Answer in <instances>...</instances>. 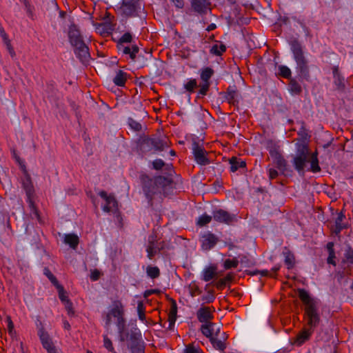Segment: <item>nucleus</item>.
Masks as SVG:
<instances>
[{
    "label": "nucleus",
    "instance_id": "1",
    "mask_svg": "<svg viewBox=\"0 0 353 353\" xmlns=\"http://www.w3.org/2000/svg\"><path fill=\"white\" fill-rule=\"evenodd\" d=\"M141 188L148 205L152 208L155 202L161 203L166 196V190L172 184V180L163 176L151 177L146 174L140 175Z\"/></svg>",
    "mask_w": 353,
    "mask_h": 353
},
{
    "label": "nucleus",
    "instance_id": "2",
    "mask_svg": "<svg viewBox=\"0 0 353 353\" xmlns=\"http://www.w3.org/2000/svg\"><path fill=\"white\" fill-rule=\"evenodd\" d=\"M298 296L304 305V315L307 321V325L315 329L321 322V316L319 312L318 301L310 296L307 290L299 288Z\"/></svg>",
    "mask_w": 353,
    "mask_h": 353
},
{
    "label": "nucleus",
    "instance_id": "3",
    "mask_svg": "<svg viewBox=\"0 0 353 353\" xmlns=\"http://www.w3.org/2000/svg\"><path fill=\"white\" fill-rule=\"evenodd\" d=\"M290 48L296 62V72L301 79L309 81L310 79V66L307 59L304 55L303 47L297 39L291 41Z\"/></svg>",
    "mask_w": 353,
    "mask_h": 353
},
{
    "label": "nucleus",
    "instance_id": "4",
    "mask_svg": "<svg viewBox=\"0 0 353 353\" xmlns=\"http://www.w3.org/2000/svg\"><path fill=\"white\" fill-rule=\"evenodd\" d=\"M310 149L308 143L304 140L296 143V154L293 158V165L298 172L303 171L305 163L309 162Z\"/></svg>",
    "mask_w": 353,
    "mask_h": 353
},
{
    "label": "nucleus",
    "instance_id": "5",
    "mask_svg": "<svg viewBox=\"0 0 353 353\" xmlns=\"http://www.w3.org/2000/svg\"><path fill=\"white\" fill-rule=\"evenodd\" d=\"M169 147L167 138L161 139L158 137H144L139 143L140 150L143 154L163 151L165 148Z\"/></svg>",
    "mask_w": 353,
    "mask_h": 353
},
{
    "label": "nucleus",
    "instance_id": "6",
    "mask_svg": "<svg viewBox=\"0 0 353 353\" xmlns=\"http://www.w3.org/2000/svg\"><path fill=\"white\" fill-rule=\"evenodd\" d=\"M212 326V324L201 325L200 330L204 336L210 339L212 347L215 350H219L221 352H223L227 347L226 341L228 340V336L224 332L221 333V336L213 334L209 330Z\"/></svg>",
    "mask_w": 353,
    "mask_h": 353
},
{
    "label": "nucleus",
    "instance_id": "7",
    "mask_svg": "<svg viewBox=\"0 0 353 353\" xmlns=\"http://www.w3.org/2000/svg\"><path fill=\"white\" fill-rule=\"evenodd\" d=\"M111 316L117 319V325L120 334V341H124V330L125 327V320L123 318L124 309L121 301L117 300L112 302V308L109 312Z\"/></svg>",
    "mask_w": 353,
    "mask_h": 353
},
{
    "label": "nucleus",
    "instance_id": "8",
    "mask_svg": "<svg viewBox=\"0 0 353 353\" xmlns=\"http://www.w3.org/2000/svg\"><path fill=\"white\" fill-rule=\"evenodd\" d=\"M124 339L128 341V347L131 353H145V344L139 330L137 329L130 330Z\"/></svg>",
    "mask_w": 353,
    "mask_h": 353
},
{
    "label": "nucleus",
    "instance_id": "9",
    "mask_svg": "<svg viewBox=\"0 0 353 353\" xmlns=\"http://www.w3.org/2000/svg\"><path fill=\"white\" fill-rule=\"evenodd\" d=\"M37 335L39 337L43 347L46 350L48 353H57L56 347L54 345L51 337L48 332L46 331L41 322H39L37 325Z\"/></svg>",
    "mask_w": 353,
    "mask_h": 353
},
{
    "label": "nucleus",
    "instance_id": "10",
    "mask_svg": "<svg viewBox=\"0 0 353 353\" xmlns=\"http://www.w3.org/2000/svg\"><path fill=\"white\" fill-rule=\"evenodd\" d=\"M72 47L74 48V54L80 62L84 65L88 64L91 59V55L89 48L85 41H83Z\"/></svg>",
    "mask_w": 353,
    "mask_h": 353
},
{
    "label": "nucleus",
    "instance_id": "11",
    "mask_svg": "<svg viewBox=\"0 0 353 353\" xmlns=\"http://www.w3.org/2000/svg\"><path fill=\"white\" fill-rule=\"evenodd\" d=\"M192 149L194 160L199 165H206L210 163V161L207 157L208 152L199 142L194 141Z\"/></svg>",
    "mask_w": 353,
    "mask_h": 353
},
{
    "label": "nucleus",
    "instance_id": "12",
    "mask_svg": "<svg viewBox=\"0 0 353 353\" xmlns=\"http://www.w3.org/2000/svg\"><path fill=\"white\" fill-rule=\"evenodd\" d=\"M164 248V241L158 242L157 240V236L150 235L148 238V245L146 248L148 257L150 259H152L155 254L163 250Z\"/></svg>",
    "mask_w": 353,
    "mask_h": 353
},
{
    "label": "nucleus",
    "instance_id": "13",
    "mask_svg": "<svg viewBox=\"0 0 353 353\" xmlns=\"http://www.w3.org/2000/svg\"><path fill=\"white\" fill-rule=\"evenodd\" d=\"M139 7V0H123L121 9L123 14L129 17L137 15Z\"/></svg>",
    "mask_w": 353,
    "mask_h": 353
},
{
    "label": "nucleus",
    "instance_id": "14",
    "mask_svg": "<svg viewBox=\"0 0 353 353\" xmlns=\"http://www.w3.org/2000/svg\"><path fill=\"white\" fill-rule=\"evenodd\" d=\"M99 195L105 201V204L103 207L104 212H116L118 210V203L114 195H108L105 190L100 191Z\"/></svg>",
    "mask_w": 353,
    "mask_h": 353
},
{
    "label": "nucleus",
    "instance_id": "15",
    "mask_svg": "<svg viewBox=\"0 0 353 353\" xmlns=\"http://www.w3.org/2000/svg\"><path fill=\"white\" fill-rule=\"evenodd\" d=\"M212 217L215 221L227 225L231 224L236 219L234 214H231L223 209H215L213 210Z\"/></svg>",
    "mask_w": 353,
    "mask_h": 353
},
{
    "label": "nucleus",
    "instance_id": "16",
    "mask_svg": "<svg viewBox=\"0 0 353 353\" xmlns=\"http://www.w3.org/2000/svg\"><path fill=\"white\" fill-rule=\"evenodd\" d=\"M270 154L274 160V163L280 172L285 174L288 171V162L283 155L276 149L270 150Z\"/></svg>",
    "mask_w": 353,
    "mask_h": 353
},
{
    "label": "nucleus",
    "instance_id": "17",
    "mask_svg": "<svg viewBox=\"0 0 353 353\" xmlns=\"http://www.w3.org/2000/svg\"><path fill=\"white\" fill-rule=\"evenodd\" d=\"M314 329L308 327H303L294 339L293 345L300 347L303 345L306 341H309L314 333Z\"/></svg>",
    "mask_w": 353,
    "mask_h": 353
},
{
    "label": "nucleus",
    "instance_id": "18",
    "mask_svg": "<svg viewBox=\"0 0 353 353\" xmlns=\"http://www.w3.org/2000/svg\"><path fill=\"white\" fill-rule=\"evenodd\" d=\"M213 311L210 307L201 306L196 312V317L199 322L203 324L212 323L214 319Z\"/></svg>",
    "mask_w": 353,
    "mask_h": 353
},
{
    "label": "nucleus",
    "instance_id": "19",
    "mask_svg": "<svg viewBox=\"0 0 353 353\" xmlns=\"http://www.w3.org/2000/svg\"><path fill=\"white\" fill-rule=\"evenodd\" d=\"M24 168V177L21 179L22 188L25 190L27 198L34 196V188L32 181L30 175L26 170L25 165H22Z\"/></svg>",
    "mask_w": 353,
    "mask_h": 353
},
{
    "label": "nucleus",
    "instance_id": "20",
    "mask_svg": "<svg viewBox=\"0 0 353 353\" xmlns=\"http://www.w3.org/2000/svg\"><path fill=\"white\" fill-rule=\"evenodd\" d=\"M68 40L71 46L78 44L84 41L80 30L75 24H71L68 28Z\"/></svg>",
    "mask_w": 353,
    "mask_h": 353
},
{
    "label": "nucleus",
    "instance_id": "21",
    "mask_svg": "<svg viewBox=\"0 0 353 353\" xmlns=\"http://www.w3.org/2000/svg\"><path fill=\"white\" fill-rule=\"evenodd\" d=\"M192 10L199 14H205L210 10L211 3L209 0H191Z\"/></svg>",
    "mask_w": 353,
    "mask_h": 353
},
{
    "label": "nucleus",
    "instance_id": "22",
    "mask_svg": "<svg viewBox=\"0 0 353 353\" xmlns=\"http://www.w3.org/2000/svg\"><path fill=\"white\" fill-rule=\"evenodd\" d=\"M218 241L219 239L215 234L208 232L202 236L201 248L203 250L208 251L212 249Z\"/></svg>",
    "mask_w": 353,
    "mask_h": 353
},
{
    "label": "nucleus",
    "instance_id": "23",
    "mask_svg": "<svg viewBox=\"0 0 353 353\" xmlns=\"http://www.w3.org/2000/svg\"><path fill=\"white\" fill-rule=\"evenodd\" d=\"M345 219V216L343 212L338 213L337 217L334 221V225L332 226L331 228L332 232L335 234V235L340 236L341 231L343 229L347 228V224L343 223Z\"/></svg>",
    "mask_w": 353,
    "mask_h": 353
},
{
    "label": "nucleus",
    "instance_id": "24",
    "mask_svg": "<svg viewBox=\"0 0 353 353\" xmlns=\"http://www.w3.org/2000/svg\"><path fill=\"white\" fill-rule=\"evenodd\" d=\"M225 100L233 105H237L239 102L240 94L235 86H229L225 94Z\"/></svg>",
    "mask_w": 353,
    "mask_h": 353
},
{
    "label": "nucleus",
    "instance_id": "25",
    "mask_svg": "<svg viewBox=\"0 0 353 353\" xmlns=\"http://www.w3.org/2000/svg\"><path fill=\"white\" fill-rule=\"evenodd\" d=\"M283 256H284V263L286 265L288 270L292 269L295 265V256L290 250L284 247L283 252Z\"/></svg>",
    "mask_w": 353,
    "mask_h": 353
},
{
    "label": "nucleus",
    "instance_id": "26",
    "mask_svg": "<svg viewBox=\"0 0 353 353\" xmlns=\"http://www.w3.org/2000/svg\"><path fill=\"white\" fill-rule=\"evenodd\" d=\"M332 73L334 77V83L336 85V89L341 91L344 90L345 88L344 78L340 74L339 68L337 66H334L332 68Z\"/></svg>",
    "mask_w": 353,
    "mask_h": 353
},
{
    "label": "nucleus",
    "instance_id": "27",
    "mask_svg": "<svg viewBox=\"0 0 353 353\" xmlns=\"http://www.w3.org/2000/svg\"><path fill=\"white\" fill-rule=\"evenodd\" d=\"M119 51H121L125 54H129L132 60H134L137 54L139 52V48L137 45H132V47L125 46L124 45L120 44L117 47Z\"/></svg>",
    "mask_w": 353,
    "mask_h": 353
},
{
    "label": "nucleus",
    "instance_id": "28",
    "mask_svg": "<svg viewBox=\"0 0 353 353\" xmlns=\"http://www.w3.org/2000/svg\"><path fill=\"white\" fill-rule=\"evenodd\" d=\"M217 268L216 265H210L203 270L202 279L204 281H210L217 276Z\"/></svg>",
    "mask_w": 353,
    "mask_h": 353
},
{
    "label": "nucleus",
    "instance_id": "29",
    "mask_svg": "<svg viewBox=\"0 0 353 353\" xmlns=\"http://www.w3.org/2000/svg\"><path fill=\"white\" fill-rule=\"evenodd\" d=\"M229 163L230 165V171L232 172H235L239 168H243L246 167L245 161L241 160L236 157H232L229 159Z\"/></svg>",
    "mask_w": 353,
    "mask_h": 353
},
{
    "label": "nucleus",
    "instance_id": "30",
    "mask_svg": "<svg viewBox=\"0 0 353 353\" xmlns=\"http://www.w3.org/2000/svg\"><path fill=\"white\" fill-rule=\"evenodd\" d=\"M127 79L128 74L121 70H119L116 72V75L113 78V82L116 85L123 87L125 85Z\"/></svg>",
    "mask_w": 353,
    "mask_h": 353
},
{
    "label": "nucleus",
    "instance_id": "31",
    "mask_svg": "<svg viewBox=\"0 0 353 353\" xmlns=\"http://www.w3.org/2000/svg\"><path fill=\"white\" fill-rule=\"evenodd\" d=\"M226 46L221 41H216V43L214 44L210 50V54L215 56H221L226 51Z\"/></svg>",
    "mask_w": 353,
    "mask_h": 353
},
{
    "label": "nucleus",
    "instance_id": "32",
    "mask_svg": "<svg viewBox=\"0 0 353 353\" xmlns=\"http://www.w3.org/2000/svg\"><path fill=\"white\" fill-rule=\"evenodd\" d=\"M309 162L310 163V170L312 172L316 173L321 171V168L319 165L317 152L310 153Z\"/></svg>",
    "mask_w": 353,
    "mask_h": 353
},
{
    "label": "nucleus",
    "instance_id": "33",
    "mask_svg": "<svg viewBox=\"0 0 353 353\" xmlns=\"http://www.w3.org/2000/svg\"><path fill=\"white\" fill-rule=\"evenodd\" d=\"M213 283H208L205 287V290L207 292V294L201 297V300L205 303H211L215 300L214 290L213 289H209V287Z\"/></svg>",
    "mask_w": 353,
    "mask_h": 353
},
{
    "label": "nucleus",
    "instance_id": "34",
    "mask_svg": "<svg viewBox=\"0 0 353 353\" xmlns=\"http://www.w3.org/2000/svg\"><path fill=\"white\" fill-rule=\"evenodd\" d=\"M334 244L333 242H329V243H327V244L326 245V248L328 252V257L327 259V263L328 264H331V265H333L335 266L336 265V263L335 261L336 255H335V251L334 249Z\"/></svg>",
    "mask_w": 353,
    "mask_h": 353
},
{
    "label": "nucleus",
    "instance_id": "35",
    "mask_svg": "<svg viewBox=\"0 0 353 353\" xmlns=\"http://www.w3.org/2000/svg\"><path fill=\"white\" fill-rule=\"evenodd\" d=\"M64 242L68 244L72 248L76 249L79 243V239L77 234H65Z\"/></svg>",
    "mask_w": 353,
    "mask_h": 353
},
{
    "label": "nucleus",
    "instance_id": "36",
    "mask_svg": "<svg viewBox=\"0 0 353 353\" xmlns=\"http://www.w3.org/2000/svg\"><path fill=\"white\" fill-rule=\"evenodd\" d=\"M177 305L174 299H171V306L168 314V321L170 324H174L176 320Z\"/></svg>",
    "mask_w": 353,
    "mask_h": 353
},
{
    "label": "nucleus",
    "instance_id": "37",
    "mask_svg": "<svg viewBox=\"0 0 353 353\" xmlns=\"http://www.w3.org/2000/svg\"><path fill=\"white\" fill-rule=\"evenodd\" d=\"M288 86L290 92L293 94L299 95L302 92L301 85L294 79H290Z\"/></svg>",
    "mask_w": 353,
    "mask_h": 353
},
{
    "label": "nucleus",
    "instance_id": "38",
    "mask_svg": "<svg viewBox=\"0 0 353 353\" xmlns=\"http://www.w3.org/2000/svg\"><path fill=\"white\" fill-rule=\"evenodd\" d=\"M214 70L210 67H206L202 69L200 77L203 82H210V79L213 76Z\"/></svg>",
    "mask_w": 353,
    "mask_h": 353
},
{
    "label": "nucleus",
    "instance_id": "39",
    "mask_svg": "<svg viewBox=\"0 0 353 353\" xmlns=\"http://www.w3.org/2000/svg\"><path fill=\"white\" fill-rule=\"evenodd\" d=\"M190 294L192 297L200 295L202 292L196 281H192L188 285Z\"/></svg>",
    "mask_w": 353,
    "mask_h": 353
},
{
    "label": "nucleus",
    "instance_id": "40",
    "mask_svg": "<svg viewBox=\"0 0 353 353\" xmlns=\"http://www.w3.org/2000/svg\"><path fill=\"white\" fill-rule=\"evenodd\" d=\"M54 287L57 289L58 294H59V298L63 303H65L67 301H70V299H68V296L67 295V292L65 291L63 285H61V284L59 283L58 285H55Z\"/></svg>",
    "mask_w": 353,
    "mask_h": 353
},
{
    "label": "nucleus",
    "instance_id": "41",
    "mask_svg": "<svg viewBox=\"0 0 353 353\" xmlns=\"http://www.w3.org/2000/svg\"><path fill=\"white\" fill-rule=\"evenodd\" d=\"M301 126L297 133L300 139H297V142L299 140H304L306 142V140L310 138V136L308 135L307 130L305 128V122L301 121Z\"/></svg>",
    "mask_w": 353,
    "mask_h": 353
},
{
    "label": "nucleus",
    "instance_id": "42",
    "mask_svg": "<svg viewBox=\"0 0 353 353\" xmlns=\"http://www.w3.org/2000/svg\"><path fill=\"white\" fill-rule=\"evenodd\" d=\"M279 75L285 79H291L292 72L290 69L285 65L279 66Z\"/></svg>",
    "mask_w": 353,
    "mask_h": 353
},
{
    "label": "nucleus",
    "instance_id": "43",
    "mask_svg": "<svg viewBox=\"0 0 353 353\" xmlns=\"http://www.w3.org/2000/svg\"><path fill=\"white\" fill-rule=\"evenodd\" d=\"M212 218L213 217L212 216H210L207 214H203L201 216H199V218L196 222V224H197V225H199L200 227H203V226L206 225L207 224H208L209 223H210Z\"/></svg>",
    "mask_w": 353,
    "mask_h": 353
},
{
    "label": "nucleus",
    "instance_id": "44",
    "mask_svg": "<svg viewBox=\"0 0 353 353\" xmlns=\"http://www.w3.org/2000/svg\"><path fill=\"white\" fill-rule=\"evenodd\" d=\"M146 272L148 276L151 279L158 278L160 275V270L157 266H148L147 268Z\"/></svg>",
    "mask_w": 353,
    "mask_h": 353
},
{
    "label": "nucleus",
    "instance_id": "45",
    "mask_svg": "<svg viewBox=\"0 0 353 353\" xmlns=\"http://www.w3.org/2000/svg\"><path fill=\"white\" fill-rule=\"evenodd\" d=\"M239 261L236 258L232 259H226L223 263V268L225 270H230L232 268H236Z\"/></svg>",
    "mask_w": 353,
    "mask_h": 353
},
{
    "label": "nucleus",
    "instance_id": "46",
    "mask_svg": "<svg viewBox=\"0 0 353 353\" xmlns=\"http://www.w3.org/2000/svg\"><path fill=\"white\" fill-rule=\"evenodd\" d=\"M247 274L250 276H254L256 274H261L262 276H267V277H271L274 278V274H272L270 271L268 270H255L253 272L251 271H246Z\"/></svg>",
    "mask_w": 353,
    "mask_h": 353
},
{
    "label": "nucleus",
    "instance_id": "47",
    "mask_svg": "<svg viewBox=\"0 0 353 353\" xmlns=\"http://www.w3.org/2000/svg\"><path fill=\"white\" fill-rule=\"evenodd\" d=\"M210 86V82H203L199 85V90L198 92V97H204L207 94Z\"/></svg>",
    "mask_w": 353,
    "mask_h": 353
},
{
    "label": "nucleus",
    "instance_id": "48",
    "mask_svg": "<svg viewBox=\"0 0 353 353\" xmlns=\"http://www.w3.org/2000/svg\"><path fill=\"white\" fill-rule=\"evenodd\" d=\"M132 41V36L130 32L124 33L119 39L117 46L120 44L123 45L124 43H130Z\"/></svg>",
    "mask_w": 353,
    "mask_h": 353
},
{
    "label": "nucleus",
    "instance_id": "49",
    "mask_svg": "<svg viewBox=\"0 0 353 353\" xmlns=\"http://www.w3.org/2000/svg\"><path fill=\"white\" fill-rule=\"evenodd\" d=\"M196 87L197 82L195 79H190L185 84H184V88L189 92H193Z\"/></svg>",
    "mask_w": 353,
    "mask_h": 353
},
{
    "label": "nucleus",
    "instance_id": "50",
    "mask_svg": "<svg viewBox=\"0 0 353 353\" xmlns=\"http://www.w3.org/2000/svg\"><path fill=\"white\" fill-rule=\"evenodd\" d=\"M43 271L44 274L48 277V279L50 281V282L53 284L54 286L59 283L56 276L50 272V270L48 268H44Z\"/></svg>",
    "mask_w": 353,
    "mask_h": 353
},
{
    "label": "nucleus",
    "instance_id": "51",
    "mask_svg": "<svg viewBox=\"0 0 353 353\" xmlns=\"http://www.w3.org/2000/svg\"><path fill=\"white\" fill-rule=\"evenodd\" d=\"M128 124L130 127L136 132H139L142 129L141 123L135 121L132 118L128 119Z\"/></svg>",
    "mask_w": 353,
    "mask_h": 353
},
{
    "label": "nucleus",
    "instance_id": "52",
    "mask_svg": "<svg viewBox=\"0 0 353 353\" xmlns=\"http://www.w3.org/2000/svg\"><path fill=\"white\" fill-rule=\"evenodd\" d=\"M137 312H138L139 319L141 321H144L145 319V307H144V305L142 301L138 302Z\"/></svg>",
    "mask_w": 353,
    "mask_h": 353
},
{
    "label": "nucleus",
    "instance_id": "53",
    "mask_svg": "<svg viewBox=\"0 0 353 353\" xmlns=\"http://www.w3.org/2000/svg\"><path fill=\"white\" fill-rule=\"evenodd\" d=\"M6 322H7V327H8V334L10 336H12L14 334H15L14 331V325L12 321V319L10 316H7L6 317Z\"/></svg>",
    "mask_w": 353,
    "mask_h": 353
},
{
    "label": "nucleus",
    "instance_id": "54",
    "mask_svg": "<svg viewBox=\"0 0 353 353\" xmlns=\"http://www.w3.org/2000/svg\"><path fill=\"white\" fill-rule=\"evenodd\" d=\"M103 346L110 352L114 350L112 341L106 335L103 336Z\"/></svg>",
    "mask_w": 353,
    "mask_h": 353
},
{
    "label": "nucleus",
    "instance_id": "55",
    "mask_svg": "<svg viewBox=\"0 0 353 353\" xmlns=\"http://www.w3.org/2000/svg\"><path fill=\"white\" fill-rule=\"evenodd\" d=\"M164 165L165 163L161 159H157L152 161V168L156 170H161Z\"/></svg>",
    "mask_w": 353,
    "mask_h": 353
},
{
    "label": "nucleus",
    "instance_id": "56",
    "mask_svg": "<svg viewBox=\"0 0 353 353\" xmlns=\"http://www.w3.org/2000/svg\"><path fill=\"white\" fill-rule=\"evenodd\" d=\"M185 353H203L200 348H196L193 345H188L185 349Z\"/></svg>",
    "mask_w": 353,
    "mask_h": 353
},
{
    "label": "nucleus",
    "instance_id": "57",
    "mask_svg": "<svg viewBox=\"0 0 353 353\" xmlns=\"http://www.w3.org/2000/svg\"><path fill=\"white\" fill-rule=\"evenodd\" d=\"M63 304L65 305V310L68 312V314L70 316H73L74 314V310L73 309V304L72 301L70 300Z\"/></svg>",
    "mask_w": 353,
    "mask_h": 353
},
{
    "label": "nucleus",
    "instance_id": "58",
    "mask_svg": "<svg viewBox=\"0 0 353 353\" xmlns=\"http://www.w3.org/2000/svg\"><path fill=\"white\" fill-rule=\"evenodd\" d=\"M345 257L348 262L353 264V249L350 247L345 251Z\"/></svg>",
    "mask_w": 353,
    "mask_h": 353
},
{
    "label": "nucleus",
    "instance_id": "59",
    "mask_svg": "<svg viewBox=\"0 0 353 353\" xmlns=\"http://www.w3.org/2000/svg\"><path fill=\"white\" fill-rule=\"evenodd\" d=\"M34 198V196H31V197H28L26 199V201L28 203V206H29V208H30V210L31 212L34 211L35 210L38 209L35 205Z\"/></svg>",
    "mask_w": 353,
    "mask_h": 353
},
{
    "label": "nucleus",
    "instance_id": "60",
    "mask_svg": "<svg viewBox=\"0 0 353 353\" xmlns=\"http://www.w3.org/2000/svg\"><path fill=\"white\" fill-rule=\"evenodd\" d=\"M0 36L1 37L5 45L11 43L7 33L3 28H0Z\"/></svg>",
    "mask_w": 353,
    "mask_h": 353
},
{
    "label": "nucleus",
    "instance_id": "61",
    "mask_svg": "<svg viewBox=\"0 0 353 353\" xmlns=\"http://www.w3.org/2000/svg\"><path fill=\"white\" fill-rule=\"evenodd\" d=\"M227 283L223 279H219L217 282L214 283V285L219 290H222L226 285Z\"/></svg>",
    "mask_w": 353,
    "mask_h": 353
},
{
    "label": "nucleus",
    "instance_id": "62",
    "mask_svg": "<svg viewBox=\"0 0 353 353\" xmlns=\"http://www.w3.org/2000/svg\"><path fill=\"white\" fill-rule=\"evenodd\" d=\"M268 175H269L270 179L272 180V179H276L278 176L279 173L276 170H275L274 168H270L268 169Z\"/></svg>",
    "mask_w": 353,
    "mask_h": 353
},
{
    "label": "nucleus",
    "instance_id": "63",
    "mask_svg": "<svg viewBox=\"0 0 353 353\" xmlns=\"http://www.w3.org/2000/svg\"><path fill=\"white\" fill-rule=\"evenodd\" d=\"M209 325H211V323H210ZM212 326L210 327V331L213 334H217L218 336H221V328L220 327H215V323H212Z\"/></svg>",
    "mask_w": 353,
    "mask_h": 353
},
{
    "label": "nucleus",
    "instance_id": "64",
    "mask_svg": "<svg viewBox=\"0 0 353 353\" xmlns=\"http://www.w3.org/2000/svg\"><path fill=\"white\" fill-rule=\"evenodd\" d=\"M100 272L98 270H94L91 272L90 279L92 281H97L100 277Z\"/></svg>",
    "mask_w": 353,
    "mask_h": 353
}]
</instances>
